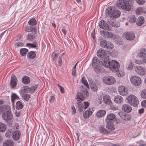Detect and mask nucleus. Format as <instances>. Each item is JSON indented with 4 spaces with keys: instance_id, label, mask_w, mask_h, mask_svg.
Segmentation results:
<instances>
[{
    "instance_id": "f257e3e1",
    "label": "nucleus",
    "mask_w": 146,
    "mask_h": 146,
    "mask_svg": "<svg viewBox=\"0 0 146 146\" xmlns=\"http://www.w3.org/2000/svg\"><path fill=\"white\" fill-rule=\"evenodd\" d=\"M0 114L1 115L2 118L4 120L8 121L13 118L11 107L9 105H4L0 106Z\"/></svg>"
},
{
    "instance_id": "f03ea898",
    "label": "nucleus",
    "mask_w": 146,
    "mask_h": 146,
    "mask_svg": "<svg viewBox=\"0 0 146 146\" xmlns=\"http://www.w3.org/2000/svg\"><path fill=\"white\" fill-rule=\"evenodd\" d=\"M119 64L115 60H112L110 62L109 66L110 69L114 72H116V74L119 76H122L124 75L125 73L123 72L121 73L120 71L119 72Z\"/></svg>"
},
{
    "instance_id": "7ed1b4c3",
    "label": "nucleus",
    "mask_w": 146,
    "mask_h": 146,
    "mask_svg": "<svg viewBox=\"0 0 146 146\" xmlns=\"http://www.w3.org/2000/svg\"><path fill=\"white\" fill-rule=\"evenodd\" d=\"M106 12L107 15H110V17L113 19L119 17L121 14L119 11L116 10L115 7L113 6L108 7L106 10Z\"/></svg>"
},
{
    "instance_id": "20e7f679",
    "label": "nucleus",
    "mask_w": 146,
    "mask_h": 146,
    "mask_svg": "<svg viewBox=\"0 0 146 146\" xmlns=\"http://www.w3.org/2000/svg\"><path fill=\"white\" fill-rule=\"evenodd\" d=\"M100 33L101 35L104 37L108 38H113L114 40L116 42L119 44H123V42L121 38L120 37L118 38V40H116L115 35L113 34L112 32L102 30L100 31Z\"/></svg>"
},
{
    "instance_id": "39448f33",
    "label": "nucleus",
    "mask_w": 146,
    "mask_h": 146,
    "mask_svg": "<svg viewBox=\"0 0 146 146\" xmlns=\"http://www.w3.org/2000/svg\"><path fill=\"white\" fill-rule=\"evenodd\" d=\"M116 5L119 7L129 11L131 9V7L129 4V1L124 0H118L116 3Z\"/></svg>"
},
{
    "instance_id": "423d86ee",
    "label": "nucleus",
    "mask_w": 146,
    "mask_h": 146,
    "mask_svg": "<svg viewBox=\"0 0 146 146\" xmlns=\"http://www.w3.org/2000/svg\"><path fill=\"white\" fill-rule=\"evenodd\" d=\"M126 99L128 103L131 105L137 106L139 104V101L137 97L134 95L131 94L128 96Z\"/></svg>"
},
{
    "instance_id": "0eeeda50",
    "label": "nucleus",
    "mask_w": 146,
    "mask_h": 146,
    "mask_svg": "<svg viewBox=\"0 0 146 146\" xmlns=\"http://www.w3.org/2000/svg\"><path fill=\"white\" fill-rule=\"evenodd\" d=\"M100 62L98 58L95 57L93 58L92 60V66L94 68L95 71L97 73L100 71Z\"/></svg>"
},
{
    "instance_id": "6e6552de",
    "label": "nucleus",
    "mask_w": 146,
    "mask_h": 146,
    "mask_svg": "<svg viewBox=\"0 0 146 146\" xmlns=\"http://www.w3.org/2000/svg\"><path fill=\"white\" fill-rule=\"evenodd\" d=\"M102 80L105 84L108 85H112L116 82L115 78L110 76H104Z\"/></svg>"
},
{
    "instance_id": "1a4fd4ad",
    "label": "nucleus",
    "mask_w": 146,
    "mask_h": 146,
    "mask_svg": "<svg viewBox=\"0 0 146 146\" xmlns=\"http://www.w3.org/2000/svg\"><path fill=\"white\" fill-rule=\"evenodd\" d=\"M131 83L134 85L138 86L141 84L142 81L141 78L137 76H133L130 78Z\"/></svg>"
},
{
    "instance_id": "9d476101",
    "label": "nucleus",
    "mask_w": 146,
    "mask_h": 146,
    "mask_svg": "<svg viewBox=\"0 0 146 146\" xmlns=\"http://www.w3.org/2000/svg\"><path fill=\"white\" fill-rule=\"evenodd\" d=\"M89 95V93L87 90L82 92H78L76 96V99H79L81 101H83L84 98L88 96Z\"/></svg>"
},
{
    "instance_id": "9b49d317",
    "label": "nucleus",
    "mask_w": 146,
    "mask_h": 146,
    "mask_svg": "<svg viewBox=\"0 0 146 146\" xmlns=\"http://www.w3.org/2000/svg\"><path fill=\"white\" fill-rule=\"evenodd\" d=\"M135 71L141 76L144 75L146 73V68L141 66H138L134 67Z\"/></svg>"
},
{
    "instance_id": "f8f14e48",
    "label": "nucleus",
    "mask_w": 146,
    "mask_h": 146,
    "mask_svg": "<svg viewBox=\"0 0 146 146\" xmlns=\"http://www.w3.org/2000/svg\"><path fill=\"white\" fill-rule=\"evenodd\" d=\"M117 114L121 118L125 121L129 120L131 118L130 115L128 114H126L121 111H118Z\"/></svg>"
},
{
    "instance_id": "ddd939ff",
    "label": "nucleus",
    "mask_w": 146,
    "mask_h": 146,
    "mask_svg": "<svg viewBox=\"0 0 146 146\" xmlns=\"http://www.w3.org/2000/svg\"><path fill=\"white\" fill-rule=\"evenodd\" d=\"M118 90L119 94L122 96H126L128 93L127 89L124 86H119L118 88Z\"/></svg>"
},
{
    "instance_id": "4468645a",
    "label": "nucleus",
    "mask_w": 146,
    "mask_h": 146,
    "mask_svg": "<svg viewBox=\"0 0 146 146\" xmlns=\"http://www.w3.org/2000/svg\"><path fill=\"white\" fill-rule=\"evenodd\" d=\"M99 27L101 29L108 31H111L109 28V26L107 23L104 20H101L99 24Z\"/></svg>"
},
{
    "instance_id": "2eb2a0df",
    "label": "nucleus",
    "mask_w": 146,
    "mask_h": 146,
    "mask_svg": "<svg viewBox=\"0 0 146 146\" xmlns=\"http://www.w3.org/2000/svg\"><path fill=\"white\" fill-rule=\"evenodd\" d=\"M94 111V108L93 107H90L85 112L83 113V116L85 118H87L92 115Z\"/></svg>"
},
{
    "instance_id": "dca6fc26",
    "label": "nucleus",
    "mask_w": 146,
    "mask_h": 146,
    "mask_svg": "<svg viewBox=\"0 0 146 146\" xmlns=\"http://www.w3.org/2000/svg\"><path fill=\"white\" fill-rule=\"evenodd\" d=\"M116 117V116L114 114L110 113L107 115L105 119V121L106 122H111L115 119Z\"/></svg>"
},
{
    "instance_id": "f3484780",
    "label": "nucleus",
    "mask_w": 146,
    "mask_h": 146,
    "mask_svg": "<svg viewBox=\"0 0 146 146\" xmlns=\"http://www.w3.org/2000/svg\"><path fill=\"white\" fill-rule=\"evenodd\" d=\"M103 98V102L105 104L108 105H111L112 104V102L109 96L105 95L104 96Z\"/></svg>"
},
{
    "instance_id": "a211bd4d",
    "label": "nucleus",
    "mask_w": 146,
    "mask_h": 146,
    "mask_svg": "<svg viewBox=\"0 0 146 146\" xmlns=\"http://www.w3.org/2000/svg\"><path fill=\"white\" fill-rule=\"evenodd\" d=\"M21 135V133L19 131H13L12 133V137L15 140H18L20 138Z\"/></svg>"
},
{
    "instance_id": "6ab92c4d",
    "label": "nucleus",
    "mask_w": 146,
    "mask_h": 146,
    "mask_svg": "<svg viewBox=\"0 0 146 146\" xmlns=\"http://www.w3.org/2000/svg\"><path fill=\"white\" fill-rule=\"evenodd\" d=\"M123 111L127 113L130 112L132 110L131 107L129 104H124L122 106Z\"/></svg>"
},
{
    "instance_id": "aec40b11",
    "label": "nucleus",
    "mask_w": 146,
    "mask_h": 146,
    "mask_svg": "<svg viewBox=\"0 0 146 146\" xmlns=\"http://www.w3.org/2000/svg\"><path fill=\"white\" fill-rule=\"evenodd\" d=\"M125 36L128 40H132L135 38L134 35L132 33L129 32L125 33L124 34Z\"/></svg>"
},
{
    "instance_id": "412c9836",
    "label": "nucleus",
    "mask_w": 146,
    "mask_h": 146,
    "mask_svg": "<svg viewBox=\"0 0 146 146\" xmlns=\"http://www.w3.org/2000/svg\"><path fill=\"white\" fill-rule=\"evenodd\" d=\"M76 102L78 104L77 106L78 109V110L79 112L82 111L84 109V105L81 103L83 101H81L79 99H76Z\"/></svg>"
},
{
    "instance_id": "4be33fe9",
    "label": "nucleus",
    "mask_w": 146,
    "mask_h": 146,
    "mask_svg": "<svg viewBox=\"0 0 146 146\" xmlns=\"http://www.w3.org/2000/svg\"><path fill=\"white\" fill-rule=\"evenodd\" d=\"M17 79L14 75H12L11 78L10 85L12 88L15 87L17 85Z\"/></svg>"
},
{
    "instance_id": "5701e85b",
    "label": "nucleus",
    "mask_w": 146,
    "mask_h": 146,
    "mask_svg": "<svg viewBox=\"0 0 146 146\" xmlns=\"http://www.w3.org/2000/svg\"><path fill=\"white\" fill-rule=\"evenodd\" d=\"M106 113V111L104 110H98L96 114V116L98 118H101L104 116Z\"/></svg>"
},
{
    "instance_id": "b1692460",
    "label": "nucleus",
    "mask_w": 146,
    "mask_h": 146,
    "mask_svg": "<svg viewBox=\"0 0 146 146\" xmlns=\"http://www.w3.org/2000/svg\"><path fill=\"white\" fill-rule=\"evenodd\" d=\"M114 102L118 104L122 103L123 102V98L121 96L119 95L115 96L114 98Z\"/></svg>"
},
{
    "instance_id": "393cba45",
    "label": "nucleus",
    "mask_w": 146,
    "mask_h": 146,
    "mask_svg": "<svg viewBox=\"0 0 146 146\" xmlns=\"http://www.w3.org/2000/svg\"><path fill=\"white\" fill-rule=\"evenodd\" d=\"M110 62L108 57L104 58L103 61L102 62V65L107 68H109Z\"/></svg>"
},
{
    "instance_id": "a878e982",
    "label": "nucleus",
    "mask_w": 146,
    "mask_h": 146,
    "mask_svg": "<svg viewBox=\"0 0 146 146\" xmlns=\"http://www.w3.org/2000/svg\"><path fill=\"white\" fill-rule=\"evenodd\" d=\"M106 128L108 130L111 131L114 130L115 129V127L114 124L113 122H106Z\"/></svg>"
},
{
    "instance_id": "bb28decb",
    "label": "nucleus",
    "mask_w": 146,
    "mask_h": 146,
    "mask_svg": "<svg viewBox=\"0 0 146 146\" xmlns=\"http://www.w3.org/2000/svg\"><path fill=\"white\" fill-rule=\"evenodd\" d=\"M105 51L102 48L99 49L97 51V56L101 58L103 57L105 54Z\"/></svg>"
},
{
    "instance_id": "cd10ccee",
    "label": "nucleus",
    "mask_w": 146,
    "mask_h": 146,
    "mask_svg": "<svg viewBox=\"0 0 146 146\" xmlns=\"http://www.w3.org/2000/svg\"><path fill=\"white\" fill-rule=\"evenodd\" d=\"M13 143L10 140H6L3 143V146H13Z\"/></svg>"
},
{
    "instance_id": "c85d7f7f",
    "label": "nucleus",
    "mask_w": 146,
    "mask_h": 146,
    "mask_svg": "<svg viewBox=\"0 0 146 146\" xmlns=\"http://www.w3.org/2000/svg\"><path fill=\"white\" fill-rule=\"evenodd\" d=\"M139 55L141 58H145L146 57V49H143L140 50Z\"/></svg>"
},
{
    "instance_id": "c756f323",
    "label": "nucleus",
    "mask_w": 146,
    "mask_h": 146,
    "mask_svg": "<svg viewBox=\"0 0 146 146\" xmlns=\"http://www.w3.org/2000/svg\"><path fill=\"white\" fill-rule=\"evenodd\" d=\"M36 56V54L34 51H31L27 54V56L30 59L34 58Z\"/></svg>"
},
{
    "instance_id": "7c9ffc66",
    "label": "nucleus",
    "mask_w": 146,
    "mask_h": 146,
    "mask_svg": "<svg viewBox=\"0 0 146 146\" xmlns=\"http://www.w3.org/2000/svg\"><path fill=\"white\" fill-rule=\"evenodd\" d=\"M146 11L145 9L142 7H138L136 10V14L141 15L142 13H145Z\"/></svg>"
},
{
    "instance_id": "2f4dec72",
    "label": "nucleus",
    "mask_w": 146,
    "mask_h": 146,
    "mask_svg": "<svg viewBox=\"0 0 146 146\" xmlns=\"http://www.w3.org/2000/svg\"><path fill=\"white\" fill-rule=\"evenodd\" d=\"M21 91L23 93H31L30 87L26 86H24L21 89Z\"/></svg>"
},
{
    "instance_id": "473e14b6",
    "label": "nucleus",
    "mask_w": 146,
    "mask_h": 146,
    "mask_svg": "<svg viewBox=\"0 0 146 146\" xmlns=\"http://www.w3.org/2000/svg\"><path fill=\"white\" fill-rule=\"evenodd\" d=\"M90 85L91 89L93 91L95 92H96L98 91V88L95 83H91L90 84Z\"/></svg>"
},
{
    "instance_id": "72a5a7b5",
    "label": "nucleus",
    "mask_w": 146,
    "mask_h": 146,
    "mask_svg": "<svg viewBox=\"0 0 146 146\" xmlns=\"http://www.w3.org/2000/svg\"><path fill=\"white\" fill-rule=\"evenodd\" d=\"M144 22V19L143 17H140L138 19V21L137 22V25L138 26H141Z\"/></svg>"
},
{
    "instance_id": "f704fd0d",
    "label": "nucleus",
    "mask_w": 146,
    "mask_h": 146,
    "mask_svg": "<svg viewBox=\"0 0 146 146\" xmlns=\"http://www.w3.org/2000/svg\"><path fill=\"white\" fill-rule=\"evenodd\" d=\"M22 82L25 84H27L30 82V78L27 76H24L23 77L22 79Z\"/></svg>"
},
{
    "instance_id": "c9c22d12",
    "label": "nucleus",
    "mask_w": 146,
    "mask_h": 146,
    "mask_svg": "<svg viewBox=\"0 0 146 146\" xmlns=\"http://www.w3.org/2000/svg\"><path fill=\"white\" fill-rule=\"evenodd\" d=\"M11 102L13 104L15 102V100L19 99L18 96L15 93H12L11 95Z\"/></svg>"
},
{
    "instance_id": "e433bc0d",
    "label": "nucleus",
    "mask_w": 146,
    "mask_h": 146,
    "mask_svg": "<svg viewBox=\"0 0 146 146\" xmlns=\"http://www.w3.org/2000/svg\"><path fill=\"white\" fill-rule=\"evenodd\" d=\"M6 126L4 123L0 122V132L5 131L6 129Z\"/></svg>"
},
{
    "instance_id": "4c0bfd02",
    "label": "nucleus",
    "mask_w": 146,
    "mask_h": 146,
    "mask_svg": "<svg viewBox=\"0 0 146 146\" xmlns=\"http://www.w3.org/2000/svg\"><path fill=\"white\" fill-rule=\"evenodd\" d=\"M23 107L22 103L20 101H18L16 104V108L17 110H20L22 109Z\"/></svg>"
},
{
    "instance_id": "58836bf2",
    "label": "nucleus",
    "mask_w": 146,
    "mask_h": 146,
    "mask_svg": "<svg viewBox=\"0 0 146 146\" xmlns=\"http://www.w3.org/2000/svg\"><path fill=\"white\" fill-rule=\"evenodd\" d=\"M82 82L88 88H89V86L88 82L85 76H83L82 78Z\"/></svg>"
},
{
    "instance_id": "ea45409f",
    "label": "nucleus",
    "mask_w": 146,
    "mask_h": 146,
    "mask_svg": "<svg viewBox=\"0 0 146 146\" xmlns=\"http://www.w3.org/2000/svg\"><path fill=\"white\" fill-rule=\"evenodd\" d=\"M35 36L33 34H29L27 36V39L29 40H33L35 39Z\"/></svg>"
},
{
    "instance_id": "a19ab883",
    "label": "nucleus",
    "mask_w": 146,
    "mask_h": 146,
    "mask_svg": "<svg viewBox=\"0 0 146 146\" xmlns=\"http://www.w3.org/2000/svg\"><path fill=\"white\" fill-rule=\"evenodd\" d=\"M128 20L130 23H133L135 21L136 19L134 15H133L131 17H128Z\"/></svg>"
},
{
    "instance_id": "79ce46f5",
    "label": "nucleus",
    "mask_w": 146,
    "mask_h": 146,
    "mask_svg": "<svg viewBox=\"0 0 146 146\" xmlns=\"http://www.w3.org/2000/svg\"><path fill=\"white\" fill-rule=\"evenodd\" d=\"M28 23L29 25L33 26L36 24V22L35 19L34 18L30 19Z\"/></svg>"
},
{
    "instance_id": "37998d69",
    "label": "nucleus",
    "mask_w": 146,
    "mask_h": 146,
    "mask_svg": "<svg viewBox=\"0 0 146 146\" xmlns=\"http://www.w3.org/2000/svg\"><path fill=\"white\" fill-rule=\"evenodd\" d=\"M28 50L26 48H22L20 50V54L23 56H25L27 53L28 52Z\"/></svg>"
},
{
    "instance_id": "c03bdc74",
    "label": "nucleus",
    "mask_w": 146,
    "mask_h": 146,
    "mask_svg": "<svg viewBox=\"0 0 146 146\" xmlns=\"http://www.w3.org/2000/svg\"><path fill=\"white\" fill-rule=\"evenodd\" d=\"M96 102L97 104H101L102 102V96L101 95L98 96L96 99Z\"/></svg>"
},
{
    "instance_id": "a18cd8bd",
    "label": "nucleus",
    "mask_w": 146,
    "mask_h": 146,
    "mask_svg": "<svg viewBox=\"0 0 146 146\" xmlns=\"http://www.w3.org/2000/svg\"><path fill=\"white\" fill-rule=\"evenodd\" d=\"M100 130L101 133L105 134H107L108 133V132H109V131H107L106 129L102 127H100Z\"/></svg>"
},
{
    "instance_id": "49530a36",
    "label": "nucleus",
    "mask_w": 146,
    "mask_h": 146,
    "mask_svg": "<svg viewBox=\"0 0 146 146\" xmlns=\"http://www.w3.org/2000/svg\"><path fill=\"white\" fill-rule=\"evenodd\" d=\"M110 25L115 27H117L120 26V24L118 22L114 21L110 23Z\"/></svg>"
},
{
    "instance_id": "de8ad7c7",
    "label": "nucleus",
    "mask_w": 146,
    "mask_h": 146,
    "mask_svg": "<svg viewBox=\"0 0 146 146\" xmlns=\"http://www.w3.org/2000/svg\"><path fill=\"white\" fill-rule=\"evenodd\" d=\"M108 42L106 40H103L101 41L100 42V46L102 47L106 48V46H107Z\"/></svg>"
},
{
    "instance_id": "09e8293b",
    "label": "nucleus",
    "mask_w": 146,
    "mask_h": 146,
    "mask_svg": "<svg viewBox=\"0 0 146 146\" xmlns=\"http://www.w3.org/2000/svg\"><path fill=\"white\" fill-rule=\"evenodd\" d=\"M77 63H78L75 65L73 67L72 69V74L74 76H75L76 74V65Z\"/></svg>"
},
{
    "instance_id": "8fccbe9b",
    "label": "nucleus",
    "mask_w": 146,
    "mask_h": 146,
    "mask_svg": "<svg viewBox=\"0 0 146 146\" xmlns=\"http://www.w3.org/2000/svg\"><path fill=\"white\" fill-rule=\"evenodd\" d=\"M114 47V45L110 41L108 42L107 46H106V48L108 49H112Z\"/></svg>"
},
{
    "instance_id": "3c124183",
    "label": "nucleus",
    "mask_w": 146,
    "mask_h": 146,
    "mask_svg": "<svg viewBox=\"0 0 146 146\" xmlns=\"http://www.w3.org/2000/svg\"><path fill=\"white\" fill-rule=\"evenodd\" d=\"M111 55L112 56L114 57H117V56L118 54V52L117 51V50H113L112 52H111Z\"/></svg>"
},
{
    "instance_id": "603ef678",
    "label": "nucleus",
    "mask_w": 146,
    "mask_h": 146,
    "mask_svg": "<svg viewBox=\"0 0 146 146\" xmlns=\"http://www.w3.org/2000/svg\"><path fill=\"white\" fill-rule=\"evenodd\" d=\"M141 96L143 99L146 98V89L142 90L141 92Z\"/></svg>"
},
{
    "instance_id": "864d4df0",
    "label": "nucleus",
    "mask_w": 146,
    "mask_h": 146,
    "mask_svg": "<svg viewBox=\"0 0 146 146\" xmlns=\"http://www.w3.org/2000/svg\"><path fill=\"white\" fill-rule=\"evenodd\" d=\"M11 130H8L5 133V136L8 138H10L11 136Z\"/></svg>"
},
{
    "instance_id": "5fc2aeb1",
    "label": "nucleus",
    "mask_w": 146,
    "mask_h": 146,
    "mask_svg": "<svg viewBox=\"0 0 146 146\" xmlns=\"http://www.w3.org/2000/svg\"><path fill=\"white\" fill-rule=\"evenodd\" d=\"M24 100L26 101H28L31 97V95L29 94H25L23 95L22 96Z\"/></svg>"
},
{
    "instance_id": "6e6d98bb",
    "label": "nucleus",
    "mask_w": 146,
    "mask_h": 146,
    "mask_svg": "<svg viewBox=\"0 0 146 146\" xmlns=\"http://www.w3.org/2000/svg\"><path fill=\"white\" fill-rule=\"evenodd\" d=\"M29 28L30 29L29 32H30L32 33H34L35 34L36 33V29L35 27L30 26Z\"/></svg>"
},
{
    "instance_id": "4d7b16f0",
    "label": "nucleus",
    "mask_w": 146,
    "mask_h": 146,
    "mask_svg": "<svg viewBox=\"0 0 146 146\" xmlns=\"http://www.w3.org/2000/svg\"><path fill=\"white\" fill-rule=\"evenodd\" d=\"M58 53L57 52H53L52 55V56L53 59H54L57 58L58 56Z\"/></svg>"
},
{
    "instance_id": "13d9d810",
    "label": "nucleus",
    "mask_w": 146,
    "mask_h": 146,
    "mask_svg": "<svg viewBox=\"0 0 146 146\" xmlns=\"http://www.w3.org/2000/svg\"><path fill=\"white\" fill-rule=\"evenodd\" d=\"M62 56H60L59 57L58 60V65L59 66H61L62 63V60L61 58Z\"/></svg>"
},
{
    "instance_id": "bf43d9fd",
    "label": "nucleus",
    "mask_w": 146,
    "mask_h": 146,
    "mask_svg": "<svg viewBox=\"0 0 146 146\" xmlns=\"http://www.w3.org/2000/svg\"><path fill=\"white\" fill-rule=\"evenodd\" d=\"M37 88V86H32L31 88V92L32 93L34 92L36 89Z\"/></svg>"
},
{
    "instance_id": "052dcab7",
    "label": "nucleus",
    "mask_w": 146,
    "mask_h": 146,
    "mask_svg": "<svg viewBox=\"0 0 146 146\" xmlns=\"http://www.w3.org/2000/svg\"><path fill=\"white\" fill-rule=\"evenodd\" d=\"M23 45V44L22 42H17L15 43V46L16 47H22Z\"/></svg>"
},
{
    "instance_id": "680f3d73",
    "label": "nucleus",
    "mask_w": 146,
    "mask_h": 146,
    "mask_svg": "<svg viewBox=\"0 0 146 146\" xmlns=\"http://www.w3.org/2000/svg\"><path fill=\"white\" fill-rule=\"evenodd\" d=\"M136 2L139 4L143 5V4L145 1L144 0H135Z\"/></svg>"
},
{
    "instance_id": "e2e57ef3",
    "label": "nucleus",
    "mask_w": 146,
    "mask_h": 146,
    "mask_svg": "<svg viewBox=\"0 0 146 146\" xmlns=\"http://www.w3.org/2000/svg\"><path fill=\"white\" fill-rule=\"evenodd\" d=\"M58 86L60 88V91L62 93H64V90L63 87L61 86L59 84H58Z\"/></svg>"
},
{
    "instance_id": "0e129e2a",
    "label": "nucleus",
    "mask_w": 146,
    "mask_h": 146,
    "mask_svg": "<svg viewBox=\"0 0 146 146\" xmlns=\"http://www.w3.org/2000/svg\"><path fill=\"white\" fill-rule=\"evenodd\" d=\"M71 108L72 110V114L75 115L76 113V110L74 106H73Z\"/></svg>"
},
{
    "instance_id": "69168bd1",
    "label": "nucleus",
    "mask_w": 146,
    "mask_h": 146,
    "mask_svg": "<svg viewBox=\"0 0 146 146\" xmlns=\"http://www.w3.org/2000/svg\"><path fill=\"white\" fill-rule=\"evenodd\" d=\"M84 108L85 109H86L89 107L90 104L88 102H84Z\"/></svg>"
},
{
    "instance_id": "338daca9",
    "label": "nucleus",
    "mask_w": 146,
    "mask_h": 146,
    "mask_svg": "<svg viewBox=\"0 0 146 146\" xmlns=\"http://www.w3.org/2000/svg\"><path fill=\"white\" fill-rule=\"evenodd\" d=\"M55 100V98L53 96H50L49 99V102L51 103L53 102Z\"/></svg>"
},
{
    "instance_id": "774afa93",
    "label": "nucleus",
    "mask_w": 146,
    "mask_h": 146,
    "mask_svg": "<svg viewBox=\"0 0 146 146\" xmlns=\"http://www.w3.org/2000/svg\"><path fill=\"white\" fill-rule=\"evenodd\" d=\"M141 104L142 106L146 108V100L143 101Z\"/></svg>"
}]
</instances>
